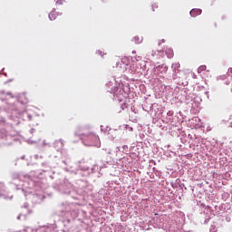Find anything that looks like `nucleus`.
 <instances>
[{"label":"nucleus","instance_id":"f257e3e1","mask_svg":"<svg viewBox=\"0 0 232 232\" xmlns=\"http://www.w3.org/2000/svg\"><path fill=\"white\" fill-rule=\"evenodd\" d=\"M200 14H202V10L201 9H192L190 11L191 17H197V15H200Z\"/></svg>","mask_w":232,"mask_h":232},{"label":"nucleus","instance_id":"423d86ee","mask_svg":"<svg viewBox=\"0 0 232 232\" xmlns=\"http://www.w3.org/2000/svg\"><path fill=\"white\" fill-rule=\"evenodd\" d=\"M56 3H57L58 5H62V4H63V0H58Z\"/></svg>","mask_w":232,"mask_h":232},{"label":"nucleus","instance_id":"f03ea898","mask_svg":"<svg viewBox=\"0 0 232 232\" xmlns=\"http://www.w3.org/2000/svg\"><path fill=\"white\" fill-rule=\"evenodd\" d=\"M57 15H59V14H57V12L52 11V12L49 14V19H50V21H55V20L57 19Z\"/></svg>","mask_w":232,"mask_h":232},{"label":"nucleus","instance_id":"7ed1b4c3","mask_svg":"<svg viewBox=\"0 0 232 232\" xmlns=\"http://www.w3.org/2000/svg\"><path fill=\"white\" fill-rule=\"evenodd\" d=\"M166 54L168 55L169 59H171V57H173V50L172 49H166L165 51Z\"/></svg>","mask_w":232,"mask_h":232},{"label":"nucleus","instance_id":"0eeeda50","mask_svg":"<svg viewBox=\"0 0 232 232\" xmlns=\"http://www.w3.org/2000/svg\"><path fill=\"white\" fill-rule=\"evenodd\" d=\"M99 55H102V51L98 52Z\"/></svg>","mask_w":232,"mask_h":232},{"label":"nucleus","instance_id":"39448f33","mask_svg":"<svg viewBox=\"0 0 232 232\" xmlns=\"http://www.w3.org/2000/svg\"><path fill=\"white\" fill-rule=\"evenodd\" d=\"M133 41L135 42L136 44H140V43H142V40H140L139 36H135L133 38Z\"/></svg>","mask_w":232,"mask_h":232},{"label":"nucleus","instance_id":"20e7f679","mask_svg":"<svg viewBox=\"0 0 232 232\" xmlns=\"http://www.w3.org/2000/svg\"><path fill=\"white\" fill-rule=\"evenodd\" d=\"M207 67L206 65H201L198 68V73H202V72H206Z\"/></svg>","mask_w":232,"mask_h":232},{"label":"nucleus","instance_id":"6e6552de","mask_svg":"<svg viewBox=\"0 0 232 232\" xmlns=\"http://www.w3.org/2000/svg\"><path fill=\"white\" fill-rule=\"evenodd\" d=\"M92 137H95V138H97V136H95V134H92Z\"/></svg>","mask_w":232,"mask_h":232},{"label":"nucleus","instance_id":"1a4fd4ad","mask_svg":"<svg viewBox=\"0 0 232 232\" xmlns=\"http://www.w3.org/2000/svg\"><path fill=\"white\" fill-rule=\"evenodd\" d=\"M161 43H164V40H161Z\"/></svg>","mask_w":232,"mask_h":232}]
</instances>
